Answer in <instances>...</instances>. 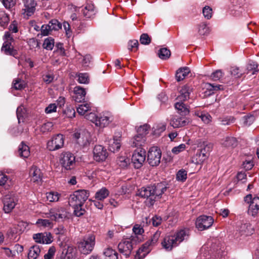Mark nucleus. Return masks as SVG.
I'll return each mask as SVG.
<instances>
[{"mask_svg":"<svg viewBox=\"0 0 259 259\" xmlns=\"http://www.w3.org/2000/svg\"><path fill=\"white\" fill-rule=\"evenodd\" d=\"M167 187L165 183L142 187L139 189L136 195L141 198H146L150 205H153L155 202L159 199L162 194L166 190Z\"/></svg>","mask_w":259,"mask_h":259,"instance_id":"1","label":"nucleus"},{"mask_svg":"<svg viewBox=\"0 0 259 259\" xmlns=\"http://www.w3.org/2000/svg\"><path fill=\"white\" fill-rule=\"evenodd\" d=\"M190 236V230L184 228L176 232L174 234L166 235L161 242V245L166 251H171L181 242L187 241Z\"/></svg>","mask_w":259,"mask_h":259,"instance_id":"2","label":"nucleus"},{"mask_svg":"<svg viewBox=\"0 0 259 259\" xmlns=\"http://www.w3.org/2000/svg\"><path fill=\"white\" fill-rule=\"evenodd\" d=\"M95 244V235L93 233H89L79 240L77 242V247L81 253L89 254L93 250Z\"/></svg>","mask_w":259,"mask_h":259,"instance_id":"3","label":"nucleus"},{"mask_svg":"<svg viewBox=\"0 0 259 259\" xmlns=\"http://www.w3.org/2000/svg\"><path fill=\"white\" fill-rule=\"evenodd\" d=\"M136 236H131L130 238L122 240L118 245L119 251L125 255L126 257L128 256L134 248V245L136 244Z\"/></svg>","mask_w":259,"mask_h":259,"instance_id":"4","label":"nucleus"},{"mask_svg":"<svg viewBox=\"0 0 259 259\" xmlns=\"http://www.w3.org/2000/svg\"><path fill=\"white\" fill-rule=\"evenodd\" d=\"M51 220L58 222H64L68 220L70 217L69 212L63 207L54 208L50 210L49 213Z\"/></svg>","mask_w":259,"mask_h":259,"instance_id":"5","label":"nucleus"},{"mask_svg":"<svg viewBox=\"0 0 259 259\" xmlns=\"http://www.w3.org/2000/svg\"><path fill=\"white\" fill-rule=\"evenodd\" d=\"M59 162L61 166L66 170L73 169L75 164V156L69 152H62L59 158Z\"/></svg>","mask_w":259,"mask_h":259,"instance_id":"6","label":"nucleus"},{"mask_svg":"<svg viewBox=\"0 0 259 259\" xmlns=\"http://www.w3.org/2000/svg\"><path fill=\"white\" fill-rule=\"evenodd\" d=\"M89 196V192L85 190H79L70 195L69 203L83 205Z\"/></svg>","mask_w":259,"mask_h":259,"instance_id":"7","label":"nucleus"},{"mask_svg":"<svg viewBox=\"0 0 259 259\" xmlns=\"http://www.w3.org/2000/svg\"><path fill=\"white\" fill-rule=\"evenodd\" d=\"M161 157L160 149L157 147H152L148 151L147 160L151 166H157L160 162Z\"/></svg>","mask_w":259,"mask_h":259,"instance_id":"8","label":"nucleus"},{"mask_svg":"<svg viewBox=\"0 0 259 259\" xmlns=\"http://www.w3.org/2000/svg\"><path fill=\"white\" fill-rule=\"evenodd\" d=\"M4 203V210L6 213H9L15 207L17 199L13 192L6 195L3 199Z\"/></svg>","mask_w":259,"mask_h":259,"instance_id":"9","label":"nucleus"},{"mask_svg":"<svg viewBox=\"0 0 259 259\" xmlns=\"http://www.w3.org/2000/svg\"><path fill=\"white\" fill-rule=\"evenodd\" d=\"M212 249L213 250H209L207 247L203 246L200 250L201 255L205 259H222V256L223 255V251L221 249L214 250L213 247Z\"/></svg>","mask_w":259,"mask_h":259,"instance_id":"10","label":"nucleus"},{"mask_svg":"<svg viewBox=\"0 0 259 259\" xmlns=\"http://www.w3.org/2000/svg\"><path fill=\"white\" fill-rule=\"evenodd\" d=\"M146 151L143 149L136 150L133 154L132 161L136 168H139L145 161Z\"/></svg>","mask_w":259,"mask_h":259,"instance_id":"11","label":"nucleus"},{"mask_svg":"<svg viewBox=\"0 0 259 259\" xmlns=\"http://www.w3.org/2000/svg\"><path fill=\"white\" fill-rule=\"evenodd\" d=\"M64 139L62 134H58L53 137L52 139L48 141L47 148L50 151H55L63 147Z\"/></svg>","mask_w":259,"mask_h":259,"instance_id":"12","label":"nucleus"},{"mask_svg":"<svg viewBox=\"0 0 259 259\" xmlns=\"http://www.w3.org/2000/svg\"><path fill=\"white\" fill-rule=\"evenodd\" d=\"M213 223L211 216L201 215L197 219L196 226L200 231H203L210 227Z\"/></svg>","mask_w":259,"mask_h":259,"instance_id":"13","label":"nucleus"},{"mask_svg":"<svg viewBox=\"0 0 259 259\" xmlns=\"http://www.w3.org/2000/svg\"><path fill=\"white\" fill-rule=\"evenodd\" d=\"M108 153L106 148L101 145H96L93 149L94 159L98 162L104 161L108 157Z\"/></svg>","mask_w":259,"mask_h":259,"instance_id":"14","label":"nucleus"},{"mask_svg":"<svg viewBox=\"0 0 259 259\" xmlns=\"http://www.w3.org/2000/svg\"><path fill=\"white\" fill-rule=\"evenodd\" d=\"M113 120V117L110 113L102 112L98 115L96 126L103 128L108 126Z\"/></svg>","mask_w":259,"mask_h":259,"instance_id":"15","label":"nucleus"},{"mask_svg":"<svg viewBox=\"0 0 259 259\" xmlns=\"http://www.w3.org/2000/svg\"><path fill=\"white\" fill-rule=\"evenodd\" d=\"M33 238L36 242L42 244H50L53 241L52 235L47 232L34 234Z\"/></svg>","mask_w":259,"mask_h":259,"instance_id":"16","label":"nucleus"},{"mask_svg":"<svg viewBox=\"0 0 259 259\" xmlns=\"http://www.w3.org/2000/svg\"><path fill=\"white\" fill-rule=\"evenodd\" d=\"M192 91L193 88L191 85L188 84L183 85L179 91L177 99L181 102L187 101L190 98V94Z\"/></svg>","mask_w":259,"mask_h":259,"instance_id":"17","label":"nucleus"},{"mask_svg":"<svg viewBox=\"0 0 259 259\" xmlns=\"http://www.w3.org/2000/svg\"><path fill=\"white\" fill-rule=\"evenodd\" d=\"M73 136L77 143L81 146H87L90 143V135L88 132H83L82 134L75 133Z\"/></svg>","mask_w":259,"mask_h":259,"instance_id":"18","label":"nucleus"},{"mask_svg":"<svg viewBox=\"0 0 259 259\" xmlns=\"http://www.w3.org/2000/svg\"><path fill=\"white\" fill-rule=\"evenodd\" d=\"M24 8L23 14L27 16L33 15L35 11L36 3L34 0H23Z\"/></svg>","mask_w":259,"mask_h":259,"instance_id":"19","label":"nucleus"},{"mask_svg":"<svg viewBox=\"0 0 259 259\" xmlns=\"http://www.w3.org/2000/svg\"><path fill=\"white\" fill-rule=\"evenodd\" d=\"M73 93L72 97L76 102L80 103L85 100L86 91L84 88L76 86L74 88Z\"/></svg>","mask_w":259,"mask_h":259,"instance_id":"20","label":"nucleus"},{"mask_svg":"<svg viewBox=\"0 0 259 259\" xmlns=\"http://www.w3.org/2000/svg\"><path fill=\"white\" fill-rule=\"evenodd\" d=\"M189 122L187 118L176 116L172 118L170 124L174 128H179L188 125Z\"/></svg>","mask_w":259,"mask_h":259,"instance_id":"21","label":"nucleus"},{"mask_svg":"<svg viewBox=\"0 0 259 259\" xmlns=\"http://www.w3.org/2000/svg\"><path fill=\"white\" fill-rule=\"evenodd\" d=\"M258 210L259 197H254L248 206V213L252 216H255Z\"/></svg>","mask_w":259,"mask_h":259,"instance_id":"22","label":"nucleus"},{"mask_svg":"<svg viewBox=\"0 0 259 259\" xmlns=\"http://www.w3.org/2000/svg\"><path fill=\"white\" fill-rule=\"evenodd\" d=\"M30 176L31 177V181L34 182L39 183L42 180V174L40 169L35 166H32L29 171Z\"/></svg>","mask_w":259,"mask_h":259,"instance_id":"23","label":"nucleus"},{"mask_svg":"<svg viewBox=\"0 0 259 259\" xmlns=\"http://www.w3.org/2000/svg\"><path fill=\"white\" fill-rule=\"evenodd\" d=\"M83 16L87 18H91L96 14V11L93 4L89 3L82 9Z\"/></svg>","mask_w":259,"mask_h":259,"instance_id":"24","label":"nucleus"},{"mask_svg":"<svg viewBox=\"0 0 259 259\" xmlns=\"http://www.w3.org/2000/svg\"><path fill=\"white\" fill-rule=\"evenodd\" d=\"M175 108L178 112L182 116L187 115L189 112V109L183 102L178 101L175 103Z\"/></svg>","mask_w":259,"mask_h":259,"instance_id":"25","label":"nucleus"},{"mask_svg":"<svg viewBox=\"0 0 259 259\" xmlns=\"http://www.w3.org/2000/svg\"><path fill=\"white\" fill-rule=\"evenodd\" d=\"M190 72V69L188 67H184L179 69L176 74V78L178 81L183 80Z\"/></svg>","mask_w":259,"mask_h":259,"instance_id":"26","label":"nucleus"},{"mask_svg":"<svg viewBox=\"0 0 259 259\" xmlns=\"http://www.w3.org/2000/svg\"><path fill=\"white\" fill-rule=\"evenodd\" d=\"M18 153L20 157L26 158L30 155L29 147L23 142L19 146Z\"/></svg>","mask_w":259,"mask_h":259,"instance_id":"27","label":"nucleus"},{"mask_svg":"<svg viewBox=\"0 0 259 259\" xmlns=\"http://www.w3.org/2000/svg\"><path fill=\"white\" fill-rule=\"evenodd\" d=\"M146 142V137L138 134L133 139L131 146L132 147H141L143 146Z\"/></svg>","mask_w":259,"mask_h":259,"instance_id":"28","label":"nucleus"},{"mask_svg":"<svg viewBox=\"0 0 259 259\" xmlns=\"http://www.w3.org/2000/svg\"><path fill=\"white\" fill-rule=\"evenodd\" d=\"M11 42L9 40H5L1 49L2 52L6 55H14V50Z\"/></svg>","mask_w":259,"mask_h":259,"instance_id":"29","label":"nucleus"},{"mask_svg":"<svg viewBox=\"0 0 259 259\" xmlns=\"http://www.w3.org/2000/svg\"><path fill=\"white\" fill-rule=\"evenodd\" d=\"M40 248L38 245L31 246L29 250L28 257L29 259H36L40 253Z\"/></svg>","mask_w":259,"mask_h":259,"instance_id":"30","label":"nucleus"},{"mask_svg":"<svg viewBox=\"0 0 259 259\" xmlns=\"http://www.w3.org/2000/svg\"><path fill=\"white\" fill-rule=\"evenodd\" d=\"M120 137L119 136L118 137H114L113 140L111 141L109 144V149L111 152H115L117 151L120 148Z\"/></svg>","mask_w":259,"mask_h":259,"instance_id":"31","label":"nucleus"},{"mask_svg":"<svg viewBox=\"0 0 259 259\" xmlns=\"http://www.w3.org/2000/svg\"><path fill=\"white\" fill-rule=\"evenodd\" d=\"M222 145L225 147L234 148L238 145L237 140L234 137H227L222 142Z\"/></svg>","mask_w":259,"mask_h":259,"instance_id":"32","label":"nucleus"},{"mask_svg":"<svg viewBox=\"0 0 259 259\" xmlns=\"http://www.w3.org/2000/svg\"><path fill=\"white\" fill-rule=\"evenodd\" d=\"M109 195V191L105 187L102 188L95 194V198L98 200H103L107 198Z\"/></svg>","mask_w":259,"mask_h":259,"instance_id":"33","label":"nucleus"},{"mask_svg":"<svg viewBox=\"0 0 259 259\" xmlns=\"http://www.w3.org/2000/svg\"><path fill=\"white\" fill-rule=\"evenodd\" d=\"M213 145L211 143H208L205 145L202 149H200L198 152L201 154L203 155V160H206L208 157L210 152L212 150Z\"/></svg>","mask_w":259,"mask_h":259,"instance_id":"34","label":"nucleus"},{"mask_svg":"<svg viewBox=\"0 0 259 259\" xmlns=\"http://www.w3.org/2000/svg\"><path fill=\"white\" fill-rule=\"evenodd\" d=\"M8 177L6 175L0 172V192L3 193V187L5 189H8L9 185L7 184Z\"/></svg>","mask_w":259,"mask_h":259,"instance_id":"35","label":"nucleus"},{"mask_svg":"<svg viewBox=\"0 0 259 259\" xmlns=\"http://www.w3.org/2000/svg\"><path fill=\"white\" fill-rule=\"evenodd\" d=\"M130 162V159L125 156H121L117 157L116 163L121 168L126 167Z\"/></svg>","mask_w":259,"mask_h":259,"instance_id":"36","label":"nucleus"},{"mask_svg":"<svg viewBox=\"0 0 259 259\" xmlns=\"http://www.w3.org/2000/svg\"><path fill=\"white\" fill-rule=\"evenodd\" d=\"M104 254L105 256V259H118L117 252L110 248H108L105 249Z\"/></svg>","mask_w":259,"mask_h":259,"instance_id":"37","label":"nucleus"},{"mask_svg":"<svg viewBox=\"0 0 259 259\" xmlns=\"http://www.w3.org/2000/svg\"><path fill=\"white\" fill-rule=\"evenodd\" d=\"M90 111H91V106L90 103L81 104L77 107V111L81 115H85L87 112Z\"/></svg>","mask_w":259,"mask_h":259,"instance_id":"38","label":"nucleus"},{"mask_svg":"<svg viewBox=\"0 0 259 259\" xmlns=\"http://www.w3.org/2000/svg\"><path fill=\"white\" fill-rule=\"evenodd\" d=\"M70 205L72 206L74 209L73 213L76 217H80L82 215L84 212L85 210L82 208V205H78L77 204H74L69 203Z\"/></svg>","mask_w":259,"mask_h":259,"instance_id":"39","label":"nucleus"},{"mask_svg":"<svg viewBox=\"0 0 259 259\" xmlns=\"http://www.w3.org/2000/svg\"><path fill=\"white\" fill-rule=\"evenodd\" d=\"M246 70L247 74L250 73L251 75L255 74L258 71L257 64L253 61L249 62L247 65Z\"/></svg>","mask_w":259,"mask_h":259,"instance_id":"40","label":"nucleus"},{"mask_svg":"<svg viewBox=\"0 0 259 259\" xmlns=\"http://www.w3.org/2000/svg\"><path fill=\"white\" fill-rule=\"evenodd\" d=\"M17 116L18 122L20 123L21 120L23 122V119L26 116V110L23 106H20L17 109Z\"/></svg>","mask_w":259,"mask_h":259,"instance_id":"41","label":"nucleus"},{"mask_svg":"<svg viewBox=\"0 0 259 259\" xmlns=\"http://www.w3.org/2000/svg\"><path fill=\"white\" fill-rule=\"evenodd\" d=\"M158 55L161 59L166 60L170 57L171 53L170 50L166 48H163L159 50Z\"/></svg>","mask_w":259,"mask_h":259,"instance_id":"42","label":"nucleus"},{"mask_svg":"<svg viewBox=\"0 0 259 259\" xmlns=\"http://www.w3.org/2000/svg\"><path fill=\"white\" fill-rule=\"evenodd\" d=\"M219 124L222 125H230L231 123H233L235 121V118L233 116H226L224 117H220L218 119Z\"/></svg>","mask_w":259,"mask_h":259,"instance_id":"43","label":"nucleus"},{"mask_svg":"<svg viewBox=\"0 0 259 259\" xmlns=\"http://www.w3.org/2000/svg\"><path fill=\"white\" fill-rule=\"evenodd\" d=\"M198 31L200 35H207L209 33V28L205 23H202L198 25Z\"/></svg>","mask_w":259,"mask_h":259,"instance_id":"44","label":"nucleus"},{"mask_svg":"<svg viewBox=\"0 0 259 259\" xmlns=\"http://www.w3.org/2000/svg\"><path fill=\"white\" fill-rule=\"evenodd\" d=\"M255 117L253 114H249L242 118L243 124L245 126H249L255 120Z\"/></svg>","mask_w":259,"mask_h":259,"instance_id":"45","label":"nucleus"},{"mask_svg":"<svg viewBox=\"0 0 259 259\" xmlns=\"http://www.w3.org/2000/svg\"><path fill=\"white\" fill-rule=\"evenodd\" d=\"M13 86L16 90H22L25 87V83L23 80L20 78H17L14 80Z\"/></svg>","mask_w":259,"mask_h":259,"instance_id":"46","label":"nucleus"},{"mask_svg":"<svg viewBox=\"0 0 259 259\" xmlns=\"http://www.w3.org/2000/svg\"><path fill=\"white\" fill-rule=\"evenodd\" d=\"M54 46V40L51 37L45 39L43 43V47L48 50H52Z\"/></svg>","mask_w":259,"mask_h":259,"instance_id":"47","label":"nucleus"},{"mask_svg":"<svg viewBox=\"0 0 259 259\" xmlns=\"http://www.w3.org/2000/svg\"><path fill=\"white\" fill-rule=\"evenodd\" d=\"M222 85L211 83H207L206 84V89L210 92L208 95H211L214 93V91H217L221 89Z\"/></svg>","mask_w":259,"mask_h":259,"instance_id":"48","label":"nucleus"},{"mask_svg":"<svg viewBox=\"0 0 259 259\" xmlns=\"http://www.w3.org/2000/svg\"><path fill=\"white\" fill-rule=\"evenodd\" d=\"M9 21V18L4 12H0V25L5 27Z\"/></svg>","mask_w":259,"mask_h":259,"instance_id":"49","label":"nucleus"},{"mask_svg":"<svg viewBox=\"0 0 259 259\" xmlns=\"http://www.w3.org/2000/svg\"><path fill=\"white\" fill-rule=\"evenodd\" d=\"M59 195L57 192H51L46 193V197L48 201L50 202L57 201L59 199Z\"/></svg>","mask_w":259,"mask_h":259,"instance_id":"50","label":"nucleus"},{"mask_svg":"<svg viewBox=\"0 0 259 259\" xmlns=\"http://www.w3.org/2000/svg\"><path fill=\"white\" fill-rule=\"evenodd\" d=\"M51 29L52 30H58L61 28L62 24L57 20L53 19L51 20L49 24Z\"/></svg>","mask_w":259,"mask_h":259,"instance_id":"51","label":"nucleus"},{"mask_svg":"<svg viewBox=\"0 0 259 259\" xmlns=\"http://www.w3.org/2000/svg\"><path fill=\"white\" fill-rule=\"evenodd\" d=\"M160 233L158 232H156L152 236L151 239L148 240L145 244L148 246H152L156 244L160 237Z\"/></svg>","mask_w":259,"mask_h":259,"instance_id":"52","label":"nucleus"},{"mask_svg":"<svg viewBox=\"0 0 259 259\" xmlns=\"http://www.w3.org/2000/svg\"><path fill=\"white\" fill-rule=\"evenodd\" d=\"M139 46V42L137 39L130 40L127 44L128 50L130 51H134L137 50Z\"/></svg>","mask_w":259,"mask_h":259,"instance_id":"53","label":"nucleus"},{"mask_svg":"<svg viewBox=\"0 0 259 259\" xmlns=\"http://www.w3.org/2000/svg\"><path fill=\"white\" fill-rule=\"evenodd\" d=\"M153 128L154 134L159 135L165 130L166 124L164 123H160L154 126Z\"/></svg>","mask_w":259,"mask_h":259,"instance_id":"54","label":"nucleus"},{"mask_svg":"<svg viewBox=\"0 0 259 259\" xmlns=\"http://www.w3.org/2000/svg\"><path fill=\"white\" fill-rule=\"evenodd\" d=\"M202 13L206 19H210L212 17V10L210 7L206 6L202 9Z\"/></svg>","mask_w":259,"mask_h":259,"instance_id":"55","label":"nucleus"},{"mask_svg":"<svg viewBox=\"0 0 259 259\" xmlns=\"http://www.w3.org/2000/svg\"><path fill=\"white\" fill-rule=\"evenodd\" d=\"M53 124L52 122L44 123L40 128L41 132L45 133L51 131L53 129Z\"/></svg>","mask_w":259,"mask_h":259,"instance_id":"56","label":"nucleus"},{"mask_svg":"<svg viewBox=\"0 0 259 259\" xmlns=\"http://www.w3.org/2000/svg\"><path fill=\"white\" fill-rule=\"evenodd\" d=\"M78 81L80 83H88L89 82V77L87 73H79L78 74Z\"/></svg>","mask_w":259,"mask_h":259,"instance_id":"57","label":"nucleus"},{"mask_svg":"<svg viewBox=\"0 0 259 259\" xmlns=\"http://www.w3.org/2000/svg\"><path fill=\"white\" fill-rule=\"evenodd\" d=\"M133 231L135 235H132V236H134V237L136 236L137 237V239H136L137 243L139 242L138 237L137 235H141L144 232V230H143V228H142L139 225H136L133 227Z\"/></svg>","mask_w":259,"mask_h":259,"instance_id":"58","label":"nucleus"},{"mask_svg":"<svg viewBox=\"0 0 259 259\" xmlns=\"http://www.w3.org/2000/svg\"><path fill=\"white\" fill-rule=\"evenodd\" d=\"M150 128V126L148 124H144L140 126L137 131L138 134L142 135L145 137L146 135L148 134V132Z\"/></svg>","mask_w":259,"mask_h":259,"instance_id":"59","label":"nucleus"},{"mask_svg":"<svg viewBox=\"0 0 259 259\" xmlns=\"http://www.w3.org/2000/svg\"><path fill=\"white\" fill-rule=\"evenodd\" d=\"M223 74L224 73L222 70H217L211 74V77L213 80L217 81L222 78Z\"/></svg>","mask_w":259,"mask_h":259,"instance_id":"60","label":"nucleus"},{"mask_svg":"<svg viewBox=\"0 0 259 259\" xmlns=\"http://www.w3.org/2000/svg\"><path fill=\"white\" fill-rule=\"evenodd\" d=\"M140 42L143 45H148L151 42V38L147 33L142 34L140 38Z\"/></svg>","mask_w":259,"mask_h":259,"instance_id":"61","label":"nucleus"},{"mask_svg":"<svg viewBox=\"0 0 259 259\" xmlns=\"http://www.w3.org/2000/svg\"><path fill=\"white\" fill-rule=\"evenodd\" d=\"M187 179V171L184 169L180 170L177 174V179L178 181H184Z\"/></svg>","mask_w":259,"mask_h":259,"instance_id":"62","label":"nucleus"},{"mask_svg":"<svg viewBox=\"0 0 259 259\" xmlns=\"http://www.w3.org/2000/svg\"><path fill=\"white\" fill-rule=\"evenodd\" d=\"M85 118L92 121L93 123H95L96 125V122H97L98 115H97L95 113L93 112H90L89 114H85Z\"/></svg>","mask_w":259,"mask_h":259,"instance_id":"63","label":"nucleus"},{"mask_svg":"<svg viewBox=\"0 0 259 259\" xmlns=\"http://www.w3.org/2000/svg\"><path fill=\"white\" fill-rule=\"evenodd\" d=\"M186 145L185 144H181L178 146L174 147L171 152L175 154H178L179 153L183 151L186 149Z\"/></svg>","mask_w":259,"mask_h":259,"instance_id":"64","label":"nucleus"}]
</instances>
